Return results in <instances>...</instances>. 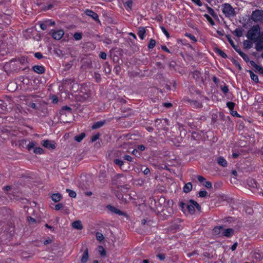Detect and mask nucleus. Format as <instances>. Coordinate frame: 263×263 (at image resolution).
<instances>
[{"label": "nucleus", "mask_w": 263, "mask_h": 263, "mask_svg": "<svg viewBox=\"0 0 263 263\" xmlns=\"http://www.w3.org/2000/svg\"><path fill=\"white\" fill-rule=\"evenodd\" d=\"M253 44L252 42L250 41L245 40L243 42V46L244 48L249 49H250L252 47Z\"/></svg>", "instance_id": "obj_20"}, {"label": "nucleus", "mask_w": 263, "mask_h": 263, "mask_svg": "<svg viewBox=\"0 0 263 263\" xmlns=\"http://www.w3.org/2000/svg\"><path fill=\"white\" fill-rule=\"evenodd\" d=\"M34 57L37 59H41L43 58V55L40 52H36L34 53Z\"/></svg>", "instance_id": "obj_47"}, {"label": "nucleus", "mask_w": 263, "mask_h": 263, "mask_svg": "<svg viewBox=\"0 0 263 263\" xmlns=\"http://www.w3.org/2000/svg\"><path fill=\"white\" fill-rule=\"evenodd\" d=\"M237 243L236 242V243H234L231 248L232 251H235L237 248Z\"/></svg>", "instance_id": "obj_56"}, {"label": "nucleus", "mask_w": 263, "mask_h": 263, "mask_svg": "<svg viewBox=\"0 0 263 263\" xmlns=\"http://www.w3.org/2000/svg\"><path fill=\"white\" fill-rule=\"evenodd\" d=\"M197 178H198L199 181L200 182H202L203 181L205 180V178L201 176H198L197 177Z\"/></svg>", "instance_id": "obj_55"}, {"label": "nucleus", "mask_w": 263, "mask_h": 263, "mask_svg": "<svg viewBox=\"0 0 263 263\" xmlns=\"http://www.w3.org/2000/svg\"><path fill=\"white\" fill-rule=\"evenodd\" d=\"M261 68L262 67L259 66L258 65H257V66H256V67H255L254 68L256 69L257 71L259 72L260 70L261 69Z\"/></svg>", "instance_id": "obj_61"}, {"label": "nucleus", "mask_w": 263, "mask_h": 263, "mask_svg": "<svg viewBox=\"0 0 263 263\" xmlns=\"http://www.w3.org/2000/svg\"><path fill=\"white\" fill-rule=\"evenodd\" d=\"M204 16L207 19V20L211 24V25L213 26L215 25L214 21L208 14H205L204 15Z\"/></svg>", "instance_id": "obj_30"}, {"label": "nucleus", "mask_w": 263, "mask_h": 263, "mask_svg": "<svg viewBox=\"0 0 263 263\" xmlns=\"http://www.w3.org/2000/svg\"><path fill=\"white\" fill-rule=\"evenodd\" d=\"M85 137V134L81 133L80 135L75 136L74 139L77 142H81Z\"/></svg>", "instance_id": "obj_22"}, {"label": "nucleus", "mask_w": 263, "mask_h": 263, "mask_svg": "<svg viewBox=\"0 0 263 263\" xmlns=\"http://www.w3.org/2000/svg\"><path fill=\"white\" fill-rule=\"evenodd\" d=\"M138 149L141 151H143L145 149V146L143 145H140L138 147Z\"/></svg>", "instance_id": "obj_59"}, {"label": "nucleus", "mask_w": 263, "mask_h": 263, "mask_svg": "<svg viewBox=\"0 0 263 263\" xmlns=\"http://www.w3.org/2000/svg\"><path fill=\"white\" fill-rule=\"evenodd\" d=\"M234 232V230L232 228H228L226 229H224L223 228L222 232L221 233V236L231 237L233 235Z\"/></svg>", "instance_id": "obj_6"}, {"label": "nucleus", "mask_w": 263, "mask_h": 263, "mask_svg": "<svg viewBox=\"0 0 263 263\" xmlns=\"http://www.w3.org/2000/svg\"><path fill=\"white\" fill-rule=\"evenodd\" d=\"M185 35L190 38L192 41H193L194 42H196L197 41V39L195 37V36L193 35H192V34L191 33H186Z\"/></svg>", "instance_id": "obj_32"}, {"label": "nucleus", "mask_w": 263, "mask_h": 263, "mask_svg": "<svg viewBox=\"0 0 263 263\" xmlns=\"http://www.w3.org/2000/svg\"><path fill=\"white\" fill-rule=\"evenodd\" d=\"M27 219L28 222L31 224L34 223L36 222L35 219L33 218H32L31 217H28Z\"/></svg>", "instance_id": "obj_48"}, {"label": "nucleus", "mask_w": 263, "mask_h": 263, "mask_svg": "<svg viewBox=\"0 0 263 263\" xmlns=\"http://www.w3.org/2000/svg\"><path fill=\"white\" fill-rule=\"evenodd\" d=\"M66 192L69 193V196L71 198H75L77 196L76 193L70 189H66Z\"/></svg>", "instance_id": "obj_28"}, {"label": "nucleus", "mask_w": 263, "mask_h": 263, "mask_svg": "<svg viewBox=\"0 0 263 263\" xmlns=\"http://www.w3.org/2000/svg\"><path fill=\"white\" fill-rule=\"evenodd\" d=\"M97 239L99 241H102L104 237L103 235L100 232H97L96 234Z\"/></svg>", "instance_id": "obj_26"}, {"label": "nucleus", "mask_w": 263, "mask_h": 263, "mask_svg": "<svg viewBox=\"0 0 263 263\" xmlns=\"http://www.w3.org/2000/svg\"><path fill=\"white\" fill-rule=\"evenodd\" d=\"M124 158L125 160H126L128 161H132V160H133L132 157L129 155H125L124 157Z\"/></svg>", "instance_id": "obj_52"}, {"label": "nucleus", "mask_w": 263, "mask_h": 263, "mask_svg": "<svg viewBox=\"0 0 263 263\" xmlns=\"http://www.w3.org/2000/svg\"><path fill=\"white\" fill-rule=\"evenodd\" d=\"M47 24L46 23V22H45V23H40V28L42 29V30H45L47 28Z\"/></svg>", "instance_id": "obj_42"}, {"label": "nucleus", "mask_w": 263, "mask_h": 263, "mask_svg": "<svg viewBox=\"0 0 263 263\" xmlns=\"http://www.w3.org/2000/svg\"><path fill=\"white\" fill-rule=\"evenodd\" d=\"M194 3L197 5L198 6H201L202 4L200 0H191Z\"/></svg>", "instance_id": "obj_45"}, {"label": "nucleus", "mask_w": 263, "mask_h": 263, "mask_svg": "<svg viewBox=\"0 0 263 263\" xmlns=\"http://www.w3.org/2000/svg\"><path fill=\"white\" fill-rule=\"evenodd\" d=\"M33 152L36 154L41 155L43 154L44 151L42 148L40 147H36L33 149Z\"/></svg>", "instance_id": "obj_25"}, {"label": "nucleus", "mask_w": 263, "mask_h": 263, "mask_svg": "<svg viewBox=\"0 0 263 263\" xmlns=\"http://www.w3.org/2000/svg\"><path fill=\"white\" fill-rule=\"evenodd\" d=\"M108 209L111 212L117 214L119 215H123L124 214V212L121 211V210L112 206L111 205H108Z\"/></svg>", "instance_id": "obj_11"}, {"label": "nucleus", "mask_w": 263, "mask_h": 263, "mask_svg": "<svg viewBox=\"0 0 263 263\" xmlns=\"http://www.w3.org/2000/svg\"><path fill=\"white\" fill-rule=\"evenodd\" d=\"M233 48L239 54H240V53L242 52L241 49L237 46H233Z\"/></svg>", "instance_id": "obj_53"}, {"label": "nucleus", "mask_w": 263, "mask_h": 263, "mask_svg": "<svg viewBox=\"0 0 263 263\" xmlns=\"http://www.w3.org/2000/svg\"><path fill=\"white\" fill-rule=\"evenodd\" d=\"M62 195L60 193H55L51 196L52 200L55 202L60 201Z\"/></svg>", "instance_id": "obj_16"}, {"label": "nucleus", "mask_w": 263, "mask_h": 263, "mask_svg": "<svg viewBox=\"0 0 263 263\" xmlns=\"http://www.w3.org/2000/svg\"><path fill=\"white\" fill-rule=\"evenodd\" d=\"M180 206L184 213L191 215L195 213V208L199 211L201 208L199 204L193 200H191L190 202L187 203H181Z\"/></svg>", "instance_id": "obj_1"}, {"label": "nucleus", "mask_w": 263, "mask_h": 263, "mask_svg": "<svg viewBox=\"0 0 263 263\" xmlns=\"http://www.w3.org/2000/svg\"><path fill=\"white\" fill-rule=\"evenodd\" d=\"M207 9H208V12H209V13H210L212 16H214L215 15V14L214 11V10H213L212 8H211V7H210L208 6V7H207Z\"/></svg>", "instance_id": "obj_37"}, {"label": "nucleus", "mask_w": 263, "mask_h": 263, "mask_svg": "<svg viewBox=\"0 0 263 263\" xmlns=\"http://www.w3.org/2000/svg\"><path fill=\"white\" fill-rule=\"evenodd\" d=\"M251 18L255 22H261L263 21V11L256 10L253 11L251 15Z\"/></svg>", "instance_id": "obj_4"}, {"label": "nucleus", "mask_w": 263, "mask_h": 263, "mask_svg": "<svg viewBox=\"0 0 263 263\" xmlns=\"http://www.w3.org/2000/svg\"><path fill=\"white\" fill-rule=\"evenodd\" d=\"M250 64H251V66H252V67H253L254 68L256 67V66H257V64H256L254 61H251L250 62Z\"/></svg>", "instance_id": "obj_60"}, {"label": "nucleus", "mask_w": 263, "mask_h": 263, "mask_svg": "<svg viewBox=\"0 0 263 263\" xmlns=\"http://www.w3.org/2000/svg\"><path fill=\"white\" fill-rule=\"evenodd\" d=\"M105 123V120L97 122L93 124V125L92 126V128L93 129L99 128L103 126Z\"/></svg>", "instance_id": "obj_18"}, {"label": "nucleus", "mask_w": 263, "mask_h": 263, "mask_svg": "<svg viewBox=\"0 0 263 263\" xmlns=\"http://www.w3.org/2000/svg\"><path fill=\"white\" fill-rule=\"evenodd\" d=\"M42 144L43 146L48 148L54 149L55 147L54 142L48 140L43 141Z\"/></svg>", "instance_id": "obj_8"}, {"label": "nucleus", "mask_w": 263, "mask_h": 263, "mask_svg": "<svg viewBox=\"0 0 263 263\" xmlns=\"http://www.w3.org/2000/svg\"><path fill=\"white\" fill-rule=\"evenodd\" d=\"M162 49L164 51H166V52H168V53H170V50H169V49L167 48V47H166V46H162Z\"/></svg>", "instance_id": "obj_58"}, {"label": "nucleus", "mask_w": 263, "mask_h": 263, "mask_svg": "<svg viewBox=\"0 0 263 263\" xmlns=\"http://www.w3.org/2000/svg\"><path fill=\"white\" fill-rule=\"evenodd\" d=\"M217 163L223 167H226L228 165L227 161L222 157H219L217 159Z\"/></svg>", "instance_id": "obj_15"}, {"label": "nucleus", "mask_w": 263, "mask_h": 263, "mask_svg": "<svg viewBox=\"0 0 263 263\" xmlns=\"http://www.w3.org/2000/svg\"><path fill=\"white\" fill-rule=\"evenodd\" d=\"M63 208V204L62 203H58L55 205V210L58 211Z\"/></svg>", "instance_id": "obj_49"}, {"label": "nucleus", "mask_w": 263, "mask_h": 263, "mask_svg": "<svg viewBox=\"0 0 263 263\" xmlns=\"http://www.w3.org/2000/svg\"><path fill=\"white\" fill-rule=\"evenodd\" d=\"M35 145V143L34 142H30L27 145V149L29 151H30L32 148H33Z\"/></svg>", "instance_id": "obj_38"}, {"label": "nucleus", "mask_w": 263, "mask_h": 263, "mask_svg": "<svg viewBox=\"0 0 263 263\" xmlns=\"http://www.w3.org/2000/svg\"><path fill=\"white\" fill-rule=\"evenodd\" d=\"M73 37L76 41L80 40L82 37L81 33L78 32L75 33Z\"/></svg>", "instance_id": "obj_34"}, {"label": "nucleus", "mask_w": 263, "mask_h": 263, "mask_svg": "<svg viewBox=\"0 0 263 263\" xmlns=\"http://www.w3.org/2000/svg\"><path fill=\"white\" fill-rule=\"evenodd\" d=\"M64 110H67L68 112H71V109L69 107L65 106L62 108V111H64Z\"/></svg>", "instance_id": "obj_54"}, {"label": "nucleus", "mask_w": 263, "mask_h": 263, "mask_svg": "<svg viewBox=\"0 0 263 263\" xmlns=\"http://www.w3.org/2000/svg\"><path fill=\"white\" fill-rule=\"evenodd\" d=\"M98 250L99 253V254L101 255V256L104 257L106 255V251L102 246H99L98 247Z\"/></svg>", "instance_id": "obj_21"}, {"label": "nucleus", "mask_w": 263, "mask_h": 263, "mask_svg": "<svg viewBox=\"0 0 263 263\" xmlns=\"http://www.w3.org/2000/svg\"><path fill=\"white\" fill-rule=\"evenodd\" d=\"M51 33L52 37L56 40H59L63 36L64 32L63 30H51Z\"/></svg>", "instance_id": "obj_5"}, {"label": "nucleus", "mask_w": 263, "mask_h": 263, "mask_svg": "<svg viewBox=\"0 0 263 263\" xmlns=\"http://www.w3.org/2000/svg\"><path fill=\"white\" fill-rule=\"evenodd\" d=\"M227 106L230 110H232L234 108L235 103L232 102H228L227 103Z\"/></svg>", "instance_id": "obj_33"}, {"label": "nucleus", "mask_w": 263, "mask_h": 263, "mask_svg": "<svg viewBox=\"0 0 263 263\" xmlns=\"http://www.w3.org/2000/svg\"><path fill=\"white\" fill-rule=\"evenodd\" d=\"M164 106H166V107H170L172 106V104L170 103H165L164 104Z\"/></svg>", "instance_id": "obj_63"}, {"label": "nucleus", "mask_w": 263, "mask_h": 263, "mask_svg": "<svg viewBox=\"0 0 263 263\" xmlns=\"http://www.w3.org/2000/svg\"><path fill=\"white\" fill-rule=\"evenodd\" d=\"M51 239H47L45 241H44V245H47L48 243H51Z\"/></svg>", "instance_id": "obj_62"}, {"label": "nucleus", "mask_w": 263, "mask_h": 263, "mask_svg": "<svg viewBox=\"0 0 263 263\" xmlns=\"http://www.w3.org/2000/svg\"><path fill=\"white\" fill-rule=\"evenodd\" d=\"M99 137H100L99 134H97L92 136L91 137V141L92 142L96 141L97 140H98L99 139Z\"/></svg>", "instance_id": "obj_40"}, {"label": "nucleus", "mask_w": 263, "mask_h": 263, "mask_svg": "<svg viewBox=\"0 0 263 263\" xmlns=\"http://www.w3.org/2000/svg\"><path fill=\"white\" fill-rule=\"evenodd\" d=\"M234 34L237 37H240L242 35V31L240 29H236L234 32Z\"/></svg>", "instance_id": "obj_27"}, {"label": "nucleus", "mask_w": 263, "mask_h": 263, "mask_svg": "<svg viewBox=\"0 0 263 263\" xmlns=\"http://www.w3.org/2000/svg\"><path fill=\"white\" fill-rule=\"evenodd\" d=\"M246 61H248L249 60V58L247 54H246L243 52L240 53L239 54Z\"/></svg>", "instance_id": "obj_41"}, {"label": "nucleus", "mask_w": 263, "mask_h": 263, "mask_svg": "<svg viewBox=\"0 0 263 263\" xmlns=\"http://www.w3.org/2000/svg\"><path fill=\"white\" fill-rule=\"evenodd\" d=\"M223 227L222 226H217L215 227L213 230V233L215 235H219L221 236Z\"/></svg>", "instance_id": "obj_12"}, {"label": "nucleus", "mask_w": 263, "mask_h": 263, "mask_svg": "<svg viewBox=\"0 0 263 263\" xmlns=\"http://www.w3.org/2000/svg\"><path fill=\"white\" fill-rule=\"evenodd\" d=\"M88 251L86 249L83 253L81 259V262L82 263H86L88 259Z\"/></svg>", "instance_id": "obj_14"}, {"label": "nucleus", "mask_w": 263, "mask_h": 263, "mask_svg": "<svg viewBox=\"0 0 263 263\" xmlns=\"http://www.w3.org/2000/svg\"><path fill=\"white\" fill-rule=\"evenodd\" d=\"M99 57H100V58L103 60H105L106 59L107 55L106 53H105L104 52H101L99 54Z\"/></svg>", "instance_id": "obj_43"}, {"label": "nucleus", "mask_w": 263, "mask_h": 263, "mask_svg": "<svg viewBox=\"0 0 263 263\" xmlns=\"http://www.w3.org/2000/svg\"><path fill=\"white\" fill-rule=\"evenodd\" d=\"M221 89L224 93H226L229 91L228 86L225 85L221 86Z\"/></svg>", "instance_id": "obj_36"}, {"label": "nucleus", "mask_w": 263, "mask_h": 263, "mask_svg": "<svg viewBox=\"0 0 263 263\" xmlns=\"http://www.w3.org/2000/svg\"><path fill=\"white\" fill-rule=\"evenodd\" d=\"M125 5L127 9H128L129 10H131L133 6V1L131 0L127 1L125 3Z\"/></svg>", "instance_id": "obj_29"}, {"label": "nucleus", "mask_w": 263, "mask_h": 263, "mask_svg": "<svg viewBox=\"0 0 263 263\" xmlns=\"http://www.w3.org/2000/svg\"><path fill=\"white\" fill-rule=\"evenodd\" d=\"M192 184L190 182L186 183L183 187V192L187 193L190 192L192 189Z\"/></svg>", "instance_id": "obj_19"}, {"label": "nucleus", "mask_w": 263, "mask_h": 263, "mask_svg": "<svg viewBox=\"0 0 263 263\" xmlns=\"http://www.w3.org/2000/svg\"><path fill=\"white\" fill-rule=\"evenodd\" d=\"M156 45V41L154 39H151L148 47L150 49L153 48Z\"/></svg>", "instance_id": "obj_31"}, {"label": "nucleus", "mask_w": 263, "mask_h": 263, "mask_svg": "<svg viewBox=\"0 0 263 263\" xmlns=\"http://www.w3.org/2000/svg\"><path fill=\"white\" fill-rule=\"evenodd\" d=\"M263 35L260 34V29L258 25H255L252 27L249 30L247 33V37L251 41H257L258 38Z\"/></svg>", "instance_id": "obj_2"}, {"label": "nucleus", "mask_w": 263, "mask_h": 263, "mask_svg": "<svg viewBox=\"0 0 263 263\" xmlns=\"http://www.w3.org/2000/svg\"><path fill=\"white\" fill-rule=\"evenodd\" d=\"M162 31L164 33V34L166 36L167 38L170 37L169 33L165 29V28L163 27H161Z\"/></svg>", "instance_id": "obj_44"}, {"label": "nucleus", "mask_w": 263, "mask_h": 263, "mask_svg": "<svg viewBox=\"0 0 263 263\" xmlns=\"http://www.w3.org/2000/svg\"><path fill=\"white\" fill-rule=\"evenodd\" d=\"M85 13L87 15L90 16L95 21L100 22V21L99 20V16L96 12H95L90 10L86 9L85 10Z\"/></svg>", "instance_id": "obj_9"}, {"label": "nucleus", "mask_w": 263, "mask_h": 263, "mask_svg": "<svg viewBox=\"0 0 263 263\" xmlns=\"http://www.w3.org/2000/svg\"><path fill=\"white\" fill-rule=\"evenodd\" d=\"M222 12L226 17H232L235 15L234 9L230 4L227 3L223 5Z\"/></svg>", "instance_id": "obj_3"}, {"label": "nucleus", "mask_w": 263, "mask_h": 263, "mask_svg": "<svg viewBox=\"0 0 263 263\" xmlns=\"http://www.w3.org/2000/svg\"><path fill=\"white\" fill-rule=\"evenodd\" d=\"M215 52H216V53H217L218 54H219V55H220L221 57H222L223 58H227V54L223 51L220 50V49H218V48L216 49Z\"/></svg>", "instance_id": "obj_24"}, {"label": "nucleus", "mask_w": 263, "mask_h": 263, "mask_svg": "<svg viewBox=\"0 0 263 263\" xmlns=\"http://www.w3.org/2000/svg\"><path fill=\"white\" fill-rule=\"evenodd\" d=\"M32 69L38 74H42L45 72L44 67L41 65H35L32 67Z\"/></svg>", "instance_id": "obj_10"}, {"label": "nucleus", "mask_w": 263, "mask_h": 263, "mask_svg": "<svg viewBox=\"0 0 263 263\" xmlns=\"http://www.w3.org/2000/svg\"><path fill=\"white\" fill-rule=\"evenodd\" d=\"M115 163L116 164L120 166V167L123 164L124 162L123 161L120 160V159H117L116 160H115L114 161Z\"/></svg>", "instance_id": "obj_35"}, {"label": "nucleus", "mask_w": 263, "mask_h": 263, "mask_svg": "<svg viewBox=\"0 0 263 263\" xmlns=\"http://www.w3.org/2000/svg\"><path fill=\"white\" fill-rule=\"evenodd\" d=\"M208 194V193L205 191H200L199 193V195L201 197H205Z\"/></svg>", "instance_id": "obj_39"}, {"label": "nucleus", "mask_w": 263, "mask_h": 263, "mask_svg": "<svg viewBox=\"0 0 263 263\" xmlns=\"http://www.w3.org/2000/svg\"><path fill=\"white\" fill-rule=\"evenodd\" d=\"M204 185L208 189L212 187V183L210 181H205Z\"/></svg>", "instance_id": "obj_50"}, {"label": "nucleus", "mask_w": 263, "mask_h": 263, "mask_svg": "<svg viewBox=\"0 0 263 263\" xmlns=\"http://www.w3.org/2000/svg\"><path fill=\"white\" fill-rule=\"evenodd\" d=\"M145 33V29L144 27L139 28L138 35L141 40L144 39V35Z\"/></svg>", "instance_id": "obj_17"}, {"label": "nucleus", "mask_w": 263, "mask_h": 263, "mask_svg": "<svg viewBox=\"0 0 263 263\" xmlns=\"http://www.w3.org/2000/svg\"><path fill=\"white\" fill-rule=\"evenodd\" d=\"M72 227L77 230H82L83 229V226L80 220H76L72 222Z\"/></svg>", "instance_id": "obj_13"}, {"label": "nucleus", "mask_w": 263, "mask_h": 263, "mask_svg": "<svg viewBox=\"0 0 263 263\" xmlns=\"http://www.w3.org/2000/svg\"><path fill=\"white\" fill-rule=\"evenodd\" d=\"M157 257L161 260H163L165 258V255L163 254H159Z\"/></svg>", "instance_id": "obj_46"}, {"label": "nucleus", "mask_w": 263, "mask_h": 263, "mask_svg": "<svg viewBox=\"0 0 263 263\" xmlns=\"http://www.w3.org/2000/svg\"><path fill=\"white\" fill-rule=\"evenodd\" d=\"M45 227L49 229H50L51 230L53 231V228L51 226H50L49 225H48L47 224H45Z\"/></svg>", "instance_id": "obj_64"}, {"label": "nucleus", "mask_w": 263, "mask_h": 263, "mask_svg": "<svg viewBox=\"0 0 263 263\" xmlns=\"http://www.w3.org/2000/svg\"><path fill=\"white\" fill-rule=\"evenodd\" d=\"M250 77L251 79L254 81L255 82H258V78L257 75L254 74L252 71H249Z\"/></svg>", "instance_id": "obj_23"}, {"label": "nucleus", "mask_w": 263, "mask_h": 263, "mask_svg": "<svg viewBox=\"0 0 263 263\" xmlns=\"http://www.w3.org/2000/svg\"><path fill=\"white\" fill-rule=\"evenodd\" d=\"M143 173L145 174V175H147L150 172V171H149V169L148 168H146L143 171Z\"/></svg>", "instance_id": "obj_57"}, {"label": "nucleus", "mask_w": 263, "mask_h": 263, "mask_svg": "<svg viewBox=\"0 0 263 263\" xmlns=\"http://www.w3.org/2000/svg\"><path fill=\"white\" fill-rule=\"evenodd\" d=\"M46 22L48 26H54L55 25V22L52 21L51 20H48Z\"/></svg>", "instance_id": "obj_51"}, {"label": "nucleus", "mask_w": 263, "mask_h": 263, "mask_svg": "<svg viewBox=\"0 0 263 263\" xmlns=\"http://www.w3.org/2000/svg\"><path fill=\"white\" fill-rule=\"evenodd\" d=\"M256 42L255 44V49L257 51H261L263 49V35L258 38L257 41H254Z\"/></svg>", "instance_id": "obj_7"}]
</instances>
